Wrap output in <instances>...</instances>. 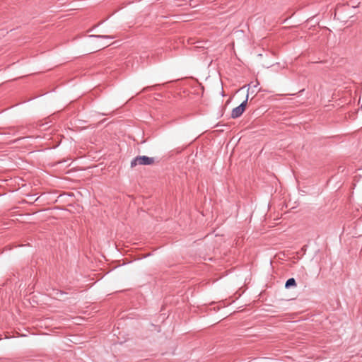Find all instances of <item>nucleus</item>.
Masks as SVG:
<instances>
[{"label":"nucleus","mask_w":362,"mask_h":362,"mask_svg":"<svg viewBox=\"0 0 362 362\" xmlns=\"http://www.w3.org/2000/svg\"><path fill=\"white\" fill-rule=\"evenodd\" d=\"M154 163V158L146 156H137L131 162V167L134 168L137 165H151Z\"/></svg>","instance_id":"nucleus-1"},{"label":"nucleus","mask_w":362,"mask_h":362,"mask_svg":"<svg viewBox=\"0 0 362 362\" xmlns=\"http://www.w3.org/2000/svg\"><path fill=\"white\" fill-rule=\"evenodd\" d=\"M247 98L248 95H247L245 100H244L238 107H236L232 110L231 117L233 118H238L244 112L247 103Z\"/></svg>","instance_id":"nucleus-2"},{"label":"nucleus","mask_w":362,"mask_h":362,"mask_svg":"<svg viewBox=\"0 0 362 362\" xmlns=\"http://www.w3.org/2000/svg\"><path fill=\"white\" fill-rule=\"evenodd\" d=\"M296 286V280L293 278H291L287 280L286 282L285 286L286 288H289L291 286Z\"/></svg>","instance_id":"nucleus-3"},{"label":"nucleus","mask_w":362,"mask_h":362,"mask_svg":"<svg viewBox=\"0 0 362 362\" xmlns=\"http://www.w3.org/2000/svg\"><path fill=\"white\" fill-rule=\"evenodd\" d=\"M90 37H100V38H112V37L109 36V35H91Z\"/></svg>","instance_id":"nucleus-4"},{"label":"nucleus","mask_w":362,"mask_h":362,"mask_svg":"<svg viewBox=\"0 0 362 362\" xmlns=\"http://www.w3.org/2000/svg\"><path fill=\"white\" fill-rule=\"evenodd\" d=\"M107 45H98V46L97 47V48H98V49H102V48L105 47H107Z\"/></svg>","instance_id":"nucleus-5"}]
</instances>
